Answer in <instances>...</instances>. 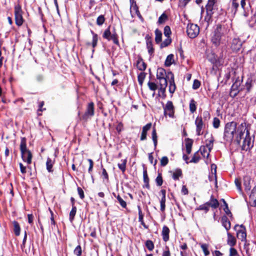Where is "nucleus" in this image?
<instances>
[{"label":"nucleus","mask_w":256,"mask_h":256,"mask_svg":"<svg viewBox=\"0 0 256 256\" xmlns=\"http://www.w3.org/2000/svg\"><path fill=\"white\" fill-rule=\"evenodd\" d=\"M201 248L202 250L206 256H207L210 254V252L208 250V246L207 244H202L201 246Z\"/></svg>","instance_id":"59"},{"label":"nucleus","mask_w":256,"mask_h":256,"mask_svg":"<svg viewBox=\"0 0 256 256\" xmlns=\"http://www.w3.org/2000/svg\"><path fill=\"white\" fill-rule=\"evenodd\" d=\"M246 123H242L237 126L234 122H228L226 124L224 138L228 142H230L235 138L238 144L242 138L246 130Z\"/></svg>","instance_id":"1"},{"label":"nucleus","mask_w":256,"mask_h":256,"mask_svg":"<svg viewBox=\"0 0 256 256\" xmlns=\"http://www.w3.org/2000/svg\"><path fill=\"white\" fill-rule=\"evenodd\" d=\"M20 12L21 8L17 4V26H21L24 22V20L22 18Z\"/></svg>","instance_id":"25"},{"label":"nucleus","mask_w":256,"mask_h":256,"mask_svg":"<svg viewBox=\"0 0 256 256\" xmlns=\"http://www.w3.org/2000/svg\"><path fill=\"white\" fill-rule=\"evenodd\" d=\"M208 180L210 182H214V184L215 185V186L216 188L218 187V183H217V179H216V174L213 173V172H212V173L208 176Z\"/></svg>","instance_id":"38"},{"label":"nucleus","mask_w":256,"mask_h":256,"mask_svg":"<svg viewBox=\"0 0 256 256\" xmlns=\"http://www.w3.org/2000/svg\"><path fill=\"white\" fill-rule=\"evenodd\" d=\"M250 178L248 176H245L243 178V184L245 187L246 191H249L250 190L251 186L250 185Z\"/></svg>","instance_id":"22"},{"label":"nucleus","mask_w":256,"mask_h":256,"mask_svg":"<svg viewBox=\"0 0 256 256\" xmlns=\"http://www.w3.org/2000/svg\"><path fill=\"white\" fill-rule=\"evenodd\" d=\"M206 202L208 203L209 207L211 206L213 208H216L219 206L218 200L216 198H214L212 195L210 196V200Z\"/></svg>","instance_id":"21"},{"label":"nucleus","mask_w":256,"mask_h":256,"mask_svg":"<svg viewBox=\"0 0 256 256\" xmlns=\"http://www.w3.org/2000/svg\"><path fill=\"white\" fill-rule=\"evenodd\" d=\"M242 80H240L238 78L236 79L234 83L231 87V96L233 94V96H236L239 92V87L241 85Z\"/></svg>","instance_id":"13"},{"label":"nucleus","mask_w":256,"mask_h":256,"mask_svg":"<svg viewBox=\"0 0 256 256\" xmlns=\"http://www.w3.org/2000/svg\"><path fill=\"white\" fill-rule=\"evenodd\" d=\"M200 151L195 152L190 162L197 163L200 158Z\"/></svg>","instance_id":"36"},{"label":"nucleus","mask_w":256,"mask_h":256,"mask_svg":"<svg viewBox=\"0 0 256 256\" xmlns=\"http://www.w3.org/2000/svg\"><path fill=\"white\" fill-rule=\"evenodd\" d=\"M223 32H222V26L221 25L216 26L213 34L212 36L211 41L212 43L216 46H218L222 42Z\"/></svg>","instance_id":"3"},{"label":"nucleus","mask_w":256,"mask_h":256,"mask_svg":"<svg viewBox=\"0 0 256 256\" xmlns=\"http://www.w3.org/2000/svg\"><path fill=\"white\" fill-rule=\"evenodd\" d=\"M53 162L52 160L49 158H47L46 165V169L48 172H52V166H53Z\"/></svg>","instance_id":"42"},{"label":"nucleus","mask_w":256,"mask_h":256,"mask_svg":"<svg viewBox=\"0 0 256 256\" xmlns=\"http://www.w3.org/2000/svg\"><path fill=\"white\" fill-rule=\"evenodd\" d=\"M193 144V141L190 138H186V152L188 154H190L192 151V148Z\"/></svg>","instance_id":"27"},{"label":"nucleus","mask_w":256,"mask_h":256,"mask_svg":"<svg viewBox=\"0 0 256 256\" xmlns=\"http://www.w3.org/2000/svg\"><path fill=\"white\" fill-rule=\"evenodd\" d=\"M169 234L170 229L167 226H164L162 228V235L163 240L166 242L168 241L169 240Z\"/></svg>","instance_id":"18"},{"label":"nucleus","mask_w":256,"mask_h":256,"mask_svg":"<svg viewBox=\"0 0 256 256\" xmlns=\"http://www.w3.org/2000/svg\"><path fill=\"white\" fill-rule=\"evenodd\" d=\"M114 196L116 198L118 201L120 203V205L123 208H126V202L123 200V199L119 196L118 195L116 196V195L114 194Z\"/></svg>","instance_id":"45"},{"label":"nucleus","mask_w":256,"mask_h":256,"mask_svg":"<svg viewBox=\"0 0 256 256\" xmlns=\"http://www.w3.org/2000/svg\"><path fill=\"white\" fill-rule=\"evenodd\" d=\"M152 139L154 144V148H156L157 145L158 143V140H157V134L156 132V130L154 128L152 131Z\"/></svg>","instance_id":"47"},{"label":"nucleus","mask_w":256,"mask_h":256,"mask_svg":"<svg viewBox=\"0 0 256 256\" xmlns=\"http://www.w3.org/2000/svg\"><path fill=\"white\" fill-rule=\"evenodd\" d=\"M26 138H22L20 144V150L22 160L28 164L32 162V154L31 152L27 148Z\"/></svg>","instance_id":"2"},{"label":"nucleus","mask_w":256,"mask_h":256,"mask_svg":"<svg viewBox=\"0 0 256 256\" xmlns=\"http://www.w3.org/2000/svg\"><path fill=\"white\" fill-rule=\"evenodd\" d=\"M228 239L227 244L231 247L234 246L236 244V238L228 232H227Z\"/></svg>","instance_id":"20"},{"label":"nucleus","mask_w":256,"mask_h":256,"mask_svg":"<svg viewBox=\"0 0 256 256\" xmlns=\"http://www.w3.org/2000/svg\"><path fill=\"white\" fill-rule=\"evenodd\" d=\"M240 3V4L241 7L244 10V16H248L249 13L248 10V12L246 11V8H245L246 0H230V6L232 12L234 14H235L238 8L239 7Z\"/></svg>","instance_id":"4"},{"label":"nucleus","mask_w":256,"mask_h":256,"mask_svg":"<svg viewBox=\"0 0 256 256\" xmlns=\"http://www.w3.org/2000/svg\"><path fill=\"white\" fill-rule=\"evenodd\" d=\"M166 198H162L160 200V210L162 212H164L166 208Z\"/></svg>","instance_id":"57"},{"label":"nucleus","mask_w":256,"mask_h":256,"mask_svg":"<svg viewBox=\"0 0 256 256\" xmlns=\"http://www.w3.org/2000/svg\"><path fill=\"white\" fill-rule=\"evenodd\" d=\"M198 210H205L206 212H207L209 210V206L208 203L206 202L205 204H202L198 206L197 208Z\"/></svg>","instance_id":"52"},{"label":"nucleus","mask_w":256,"mask_h":256,"mask_svg":"<svg viewBox=\"0 0 256 256\" xmlns=\"http://www.w3.org/2000/svg\"><path fill=\"white\" fill-rule=\"evenodd\" d=\"M182 175V172L180 169H177L176 171L173 173L172 178L174 180H178L179 178Z\"/></svg>","instance_id":"44"},{"label":"nucleus","mask_w":256,"mask_h":256,"mask_svg":"<svg viewBox=\"0 0 256 256\" xmlns=\"http://www.w3.org/2000/svg\"><path fill=\"white\" fill-rule=\"evenodd\" d=\"M82 248L80 245L78 246L74 250V253L77 256H80L82 255Z\"/></svg>","instance_id":"54"},{"label":"nucleus","mask_w":256,"mask_h":256,"mask_svg":"<svg viewBox=\"0 0 256 256\" xmlns=\"http://www.w3.org/2000/svg\"><path fill=\"white\" fill-rule=\"evenodd\" d=\"M186 32L190 38H194L198 34L200 28L197 24H188L187 26Z\"/></svg>","instance_id":"6"},{"label":"nucleus","mask_w":256,"mask_h":256,"mask_svg":"<svg viewBox=\"0 0 256 256\" xmlns=\"http://www.w3.org/2000/svg\"><path fill=\"white\" fill-rule=\"evenodd\" d=\"M156 184L158 186H161L162 184L163 180L161 174H159L156 179Z\"/></svg>","instance_id":"58"},{"label":"nucleus","mask_w":256,"mask_h":256,"mask_svg":"<svg viewBox=\"0 0 256 256\" xmlns=\"http://www.w3.org/2000/svg\"><path fill=\"white\" fill-rule=\"evenodd\" d=\"M244 135H245V137L243 140L242 148V150L247 151L250 150L252 148L254 142L252 140L249 132L246 128Z\"/></svg>","instance_id":"5"},{"label":"nucleus","mask_w":256,"mask_h":256,"mask_svg":"<svg viewBox=\"0 0 256 256\" xmlns=\"http://www.w3.org/2000/svg\"><path fill=\"white\" fill-rule=\"evenodd\" d=\"M168 162V159L167 156H163L160 160V164L162 166H166Z\"/></svg>","instance_id":"61"},{"label":"nucleus","mask_w":256,"mask_h":256,"mask_svg":"<svg viewBox=\"0 0 256 256\" xmlns=\"http://www.w3.org/2000/svg\"><path fill=\"white\" fill-rule=\"evenodd\" d=\"M220 120L218 118H214L213 120V122L212 125L213 126L216 128H218L220 126Z\"/></svg>","instance_id":"60"},{"label":"nucleus","mask_w":256,"mask_h":256,"mask_svg":"<svg viewBox=\"0 0 256 256\" xmlns=\"http://www.w3.org/2000/svg\"><path fill=\"white\" fill-rule=\"evenodd\" d=\"M90 32L92 35V46L93 48H94L97 45V43H98V36L97 34H95L92 30H91Z\"/></svg>","instance_id":"35"},{"label":"nucleus","mask_w":256,"mask_h":256,"mask_svg":"<svg viewBox=\"0 0 256 256\" xmlns=\"http://www.w3.org/2000/svg\"><path fill=\"white\" fill-rule=\"evenodd\" d=\"M143 178H144V182L145 184L146 188L149 189L150 188L149 178H148V174H147V171L146 170H144L143 172Z\"/></svg>","instance_id":"33"},{"label":"nucleus","mask_w":256,"mask_h":256,"mask_svg":"<svg viewBox=\"0 0 256 256\" xmlns=\"http://www.w3.org/2000/svg\"><path fill=\"white\" fill-rule=\"evenodd\" d=\"M234 183L236 184V186L238 190L242 192V190L241 187V182L240 178H236L235 179Z\"/></svg>","instance_id":"55"},{"label":"nucleus","mask_w":256,"mask_h":256,"mask_svg":"<svg viewBox=\"0 0 256 256\" xmlns=\"http://www.w3.org/2000/svg\"><path fill=\"white\" fill-rule=\"evenodd\" d=\"M94 114V104L93 102H90L88 104L86 110L82 115V118L84 120H87L89 118L92 117Z\"/></svg>","instance_id":"8"},{"label":"nucleus","mask_w":256,"mask_h":256,"mask_svg":"<svg viewBox=\"0 0 256 256\" xmlns=\"http://www.w3.org/2000/svg\"><path fill=\"white\" fill-rule=\"evenodd\" d=\"M216 0H208L206 5V14L210 15H213L216 10L215 4Z\"/></svg>","instance_id":"12"},{"label":"nucleus","mask_w":256,"mask_h":256,"mask_svg":"<svg viewBox=\"0 0 256 256\" xmlns=\"http://www.w3.org/2000/svg\"><path fill=\"white\" fill-rule=\"evenodd\" d=\"M174 56L172 54H170L167 56L164 62L166 66H170L174 63Z\"/></svg>","instance_id":"30"},{"label":"nucleus","mask_w":256,"mask_h":256,"mask_svg":"<svg viewBox=\"0 0 256 256\" xmlns=\"http://www.w3.org/2000/svg\"><path fill=\"white\" fill-rule=\"evenodd\" d=\"M136 66L137 68L141 70L144 71L146 69V64L144 62L142 58H138L137 62H136Z\"/></svg>","instance_id":"23"},{"label":"nucleus","mask_w":256,"mask_h":256,"mask_svg":"<svg viewBox=\"0 0 256 256\" xmlns=\"http://www.w3.org/2000/svg\"><path fill=\"white\" fill-rule=\"evenodd\" d=\"M168 18L165 13H163L158 18V24H162L168 20Z\"/></svg>","instance_id":"48"},{"label":"nucleus","mask_w":256,"mask_h":256,"mask_svg":"<svg viewBox=\"0 0 256 256\" xmlns=\"http://www.w3.org/2000/svg\"><path fill=\"white\" fill-rule=\"evenodd\" d=\"M164 35L166 37H170V34H172V32H171L170 28V27L169 26H166L164 28Z\"/></svg>","instance_id":"49"},{"label":"nucleus","mask_w":256,"mask_h":256,"mask_svg":"<svg viewBox=\"0 0 256 256\" xmlns=\"http://www.w3.org/2000/svg\"><path fill=\"white\" fill-rule=\"evenodd\" d=\"M146 47L148 54L150 56H152L154 52V49L153 48L152 42L150 40H146Z\"/></svg>","instance_id":"29"},{"label":"nucleus","mask_w":256,"mask_h":256,"mask_svg":"<svg viewBox=\"0 0 256 256\" xmlns=\"http://www.w3.org/2000/svg\"><path fill=\"white\" fill-rule=\"evenodd\" d=\"M155 41L156 43L158 44L162 42V33L158 29H156L155 30Z\"/></svg>","instance_id":"32"},{"label":"nucleus","mask_w":256,"mask_h":256,"mask_svg":"<svg viewBox=\"0 0 256 256\" xmlns=\"http://www.w3.org/2000/svg\"><path fill=\"white\" fill-rule=\"evenodd\" d=\"M249 26L256 30V13L250 20Z\"/></svg>","instance_id":"43"},{"label":"nucleus","mask_w":256,"mask_h":256,"mask_svg":"<svg viewBox=\"0 0 256 256\" xmlns=\"http://www.w3.org/2000/svg\"><path fill=\"white\" fill-rule=\"evenodd\" d=\"M168 79L170 83L169 92L172 94L175 92L176 86L174 83V74L171 72H168Z\"/></svg>","instance_id":"14"},{"label":"nucleus","mask_w":256,"mask_h":256,"mask_svg":"<svg viewBox=\"0 0 256 256\" xmlns=\"http://www.w3.org/2000/svg\"><path fill=\"white\" fill-rule=\"evenodd\" d=\"M212 15H210L209 14H207L205 16L204 21L206 22V26L208 27L209 26L210 22L212 21Z\"/></svg>","instance_id":"62"},{"label":"nucleus","mask_w":256,"mask_h":256,"mask_svg":"<svg viewBox=\"0 0 256 256\" xmlns=\"http://www.w3.org/2000/svg\"><path fill=\"white\" fill-rule=\"evenodd\" d=\"M242 46L241 42L238 39H234L232 40L231 48L234 52H238L240 50Z\"/></svg>","instance_id":"17"},{"label":"nucleus","mask_w":256,"mask_h":256,"mask_svg":"<svg viewBox=\"0 0 256 256\" xmlns=\"http://www.w3.org/2000/svg\"><path fill=\"white\" fill-rule=\"evenodd\" d=\"M200 154L204 157L208 158L210 155V153L211 150H208L206 146H200Z\"/></svg>","instance_id":"24"},{"label":"nucleus","mask_w":256,"mask_h":256,"mask_svg":"<svg viewBox=\"0 0 256 256\" xmlns=\"http://www.w3.org/2000/svg\"><path fill=\"white\" fill-rule=\"evenodd\" d=\"M214 138L212 136H211L210 140H206V145L204 146L210 150H212L214 146Z\"/></svg>","instance_id":"34"},{"label":"nucleus","mask_w":256,"mask_h":256,"mask_svg":"<svg viewBox=\"0 0 256 256\" xmlns=\"http://www.w3.org/2000/svg\"><path fill=\"white\" fill-rule=\"evenodd\" d=\"M159 85L158 95L162 98H165L166 97V89L168 85V82H164V80H162L161 82H159Z\"/></svg>","instance_id":"15"},{"label":"nucleus","mask_w":256,"mask_h":256,"mask_svg":"<svg viewBox=\"0 0 256 256\" xmlns=\"http://www.w3.org/2000/svg\"><path fill=\"white\" fill-rule=\"evenodd\" d=\"M254 82L252 81V79L248 78L246 82V87L247 92H250L251 90L252 86L254 85Z\"/></svg>","instance_id":"37"},{"label":"nucleus","mask_w":256,"mask_h":256,"mask_svg":"<svg viewBox=\"0 0 256 256\" xmlns=\"http://www.w3.org/2000/svg\"><path fill=\"white\" fill-rule=\"evenodd\" d=\"M112 34L111 33L110 31V26L108 27V28H106L102 35V36L104 38H106L108 40H111V38H112Z\"/></svg>","instance_id":"31"},{"label":"nucleus","mask_w":256,"mask_h":256,"mask_svg":"<svg viewBox=\"0 0 256 256\" xmlns=\"http://www.w3.org/2000/svg\"><path fill=\"white\" fill-rule=\"evenodd\" d=\"M148 85L151 90L155 91L158 88V86L154 82H149Z\"/></svg>","instance_id":"56"},{"label":"nucleus","mask_w":256,"mask_h":256,"mask_svg":"<svg viewBox=\"0 0 256 256\" xmlns=\"http://www.w3.org/2000/svg\"><path fill=\"white\" fill-rule=\"evenodd\" d=\"M120 162V163L118 164V168L122 171V172H124L126 169V164L127 160L126 159L122 160Z\"/></svg>","instance_id":"40"},{"label":"nucleus","mask_w":256,"mask_h":256,"mask_svg":"<svg viewBox=\"0 0 256 256\" xmlns=\"http://www.w3.org/2000/svg\"><path fill=\"white\" fill-rule=\"evenodd\" d=\"M105 18L103 15H100L97 18L96 24L98 26H102L104 22Z\"/></svg>","instance_id":"53"},{"label":"nucleus","mask_w":256,"mask_h":256,"mask_svg":"<svg viewBox=\"0 0 256 256\" xmlns=\"http://www.w3.org/2000/svg\"><path fill=\"white\" fill-rule=\"evenodd\" d=\"M195 124L196 126V132L198 136H201L203 132L202 130L204 127L202 118L198 116L195 120Z\"/></svg>","instance_id":"11"},{"label":"nucleus","mask_w":256,"mask_h":256,"mask_svg":"<svg viewBox=\"0 0 256 256\" xmlns=\"http://www.w3.org/2000/svg\"><path fill=\"white\" fill-rule=\"evenodd\" d=\"M234 230L236 232V236L238 239L242 242H244L246 240V230L243 225L236 224L234 227Z\"/></svg>","instance_id":"7"},{"label":"nucleus","mask_w":256,"mask_h":256,"mask_svg":"<svg viewBox=\"0 0 256 256\" xmlns=\"http://www.w3.org/2000/svg\"><path fill=\"white\" fill-rule=\"evenodd\" d=\"M196 102L194 99H191L190 102V110L192 113H194L196 110Z\"/></svg>","instance_id":"41"},{"label":"nucleus","mask_w":256,"mask_h":256,"mask_svg":"<svg viewBox=\"0 0 256 256\" xmlns=\"http://www.w3.org/2000/svg\"><path fill=\"white\" fill-rule=\"evenodd\" d=\"M146 246L147 248L152 251L154 248V244L150 240H148L146 242Z\"/></svg>","instance_id":"51"},{"label":"nucleus","mask_w":256,"mask_h":256,"mask_svg":"<svg viewBox=\"0 0 256 256\" xmlns=\"http://www.w3.org/2000/svg\"><path fill=\"white\" fill-rule=\"evenodd\" d=\"M152 126V123L150 122L143 126L140 138V140L142 141L146 139L147 132L151 128Z\"/></svg>","instance_id":"16"},{"label":"nucleus","mask_w":256,"mask_h":256,"mask_svg":"<svg viewBox=\"0 0 256 256\" xmlns=\"http://www.w3.org/2000/svg\"><path fill=\"white\" fill-rule=\"evenodd\" d=\"M164 110L165 116L168 115L170 118H174V110L172 102L168 101L165 106L164 107Z\"/></svg>","instance_id":"9"},{"label":"nucleus","mask_w":256,"mask_h":256,"mask_svg":"<svg viewBox=\"0 0 256 256\" xmlns=\"http://www.w3.org/2000/svg\"><path fill=\"white\" fill-rule=\"evenodd\" d=\"M200 82L198 80H194L192 84V88L194 90H197L200 86Z\"/></svg>","instance_id":"63"},{"label":"nucleus","mask_w":256,"mask_h":256,"mask_svg":"<svg viewBox=\"0 0 256 256\" xmlns=\"http://www.w3.org/2000/svg\"><path fill=\"white\" fill-rule=\"evenodd\" d=\"M250 198L252 202V205L256 206V186L253 188L252 192L250 196Z\"/></svg>","instance_id":"28"},{"label":"nucleus","mask_w":256,"mask_h":256,"mask_svg":"<svg viewBox=\"0 0 256 256\" xmlns=\"http://www.w3.org/2000/svg\"><path fill=\"white\" fill-rule=\"evenodd\" d=\"M171 42V38L170 37H167V38L163 42H162L160 46L161 48L166 47L170 44Z\"/></svg>","instance_id":"50"},{"label":"nucleus","mask_w":256,"mask_h":256,"mask_svg":"<svg viewBox=\"0 0 256 256\" xmlns=\"http://www.w3.org/2000/svg\"><path fill=\"white\" fill-rule=\"evenodd\" d=\"M222 200L224 204V210L225 212L227 214H231L230 212L228 209V205L227 203L225 201V200L222 198Z\"/></svg>","instance_id":"64"},{"label":"nucleus","mask_w":256,"mask_h":256,"mask_svg":"<svg viewBox=\"0 0 256 256\" xmlns=\"http://www.w3.org/2000/svg\"><path fill=\"white\" fill-rule=\"evenodd\" d=\"M146 73H145L144 72H141L138 75V84L140 86H142V85L144 81L146 78Z\"/></svg>","instance_id":"39"},{"label":"nucleus","mask_w":256,"mask_h":256,"mask_svg":"<svg viewBox=\"0 0 256 256\" xmlns=\"http://www.w3.org/2000/svg\"><path fill=\"white\" fill-rule=\"evenodd\" d=\"M76 212V206H73L72 209L70 213V220L72 222L74 220V216Z\"/></svg>","instance_id":"46"},{"label":"nucleus","mask_w":256,"mask_h":256,"mask_svg":"<svg viewBox=\"0 0 256 256\" xmlns=\"http://www.w3.org/2000/svg\"><path fill=\"white\" fill-rule=\"evenodd\" d=\"M222 224L228 232L230 228L231 224L227 216H224L222 218Z\"/></svg>","instance_id":"19"},{"label":"nucleus","mask_w":256,"mask_h":256,"mask_svg":"<svg viewBox=\"0 0 256 256\" xmlns=\"http://www.w3.org/2000/svg\"><path fill=\"white\" fill-rule=\"evenodd\" d=\"M138 221L140 222V224L144 226L145 228H148L144 221V214H142V210L140 206H138Z\"/></svg>","instance_id":"26"},{"label":"nucleus","mask_w":256,"mask_h":256,"mask_svg":"<svg viewBox=\"0 0 256 256\" xmlns=\"http://www.w3.org/2000/svg\"><path fill=\"white\" fill-rule=\"evenodd\" d=\"M156 78L159 80V82H161L162 80L164 82H168V72L166 73V70L163 68H158L156 72Z\"/></svg>","instance_id":"10"}]
</instances>
